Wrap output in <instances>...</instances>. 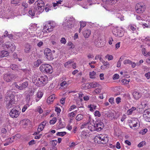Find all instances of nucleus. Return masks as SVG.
Instances as JSON below:
<instances>
[{
  "label": "nucleus",
  "mask_w": 150,
  "mask_h": 150,
  "mask_svg": "<svg viewBox=\"0 0 150 150\" xmlns=\"http://www.w3.org/2000/svg\"><path fill=\"white\" fill-rule=\"evenodd\" d=\"M9 54L8 51L5 50L0 51V57L2 58L4 57H7Z\"/></svg>",
  "instance_id": "4be33fe9"
},
{
  "label": "nucleus",
  "mask_w": 150,
  "mask_h": 150,
  "mask_svg": "<svg viewBox=\"0 0 150 150\" xmlns=\"http://www.w3.org/2000/svg\"><path fill=\"white\" fill-rule=\"evenodd\" d=\"M55 111L57 112L58 113H59L61 111V110L59 108L56 107L55 108Z\"/></svg>",
  "instance_id": "052dcab7"
},
{
  "label": "nucleus",
  "mask_w": 150,
  "mask_h": 150,
  "mask_svg": "<svg viewBox=\"0 0 150 150\" xmlns=\"http://www.w3.org/2000/svg\"><path fill=\"white\" fill-rule=\"evenodd\" d=\"M147 129L145 128L144 129H143L142 130L140 131V133L142 134H144L147 132Z\"/></svg>",
  "instance_id": "79ce46f5"
},
{
  "label": "nucleus",
  "mask_w": 150,
  "mask_h": 150,
  "mask_svg": "<svg viewBox=\"0 0 150 150\" xmlns=\"http://www.w3.org/2000/svg\"><path fill=\"white\" fill-rule=\"evenodd\" d=\"M94 91L96 93H99L101 92V89L100 88L96 89Z\"/></svg>",
  "instance_id": "69168bd1"
},
{
  "label": "nucleus",
  "mask_w": 150,
  "mask_h": 150,
  "mask_svg": "<svg viewBox=\"0 0 150 150\" xmlns=\"http://www.w3.org/2000/svg\"><path fill=\"white\" fill-rule=\"evenodd\" d=\"M114 98H111L109 99V102L112 104H113L114 103Z\"/></svg>",
  "instance_id": "680f3d73"
},
{
  "label": "nucleus",
  "mask_w": 150,
  "mask_h": 150,
  "mask_svg": "<svg viewBox=\"0 0 150 150\" xmlns=\"http://www.w3.org/2000/svg\"><path fill=\"white\" fill-rule=\"evenodd\" d=\"M16 88L21 90L25 89L28 86V83L27 81H25L21 84H20L18 85L16 82H14L12 84Z\"/></svg>",
  "instance_id": "20e7f679"
},
{
  "label": "nucleus",
  "mask_w": 150,
  "mask_h": 150,
  "mask_svg": "<svg viewBox=\"0 0 150 150\" xmlns=\"http://www.w3.org/2000/svg\"><path fill=\"white\" fill-rule=\"evenodd\" d=\"M96 73L95 72L93 71L90 72L89 74L90 77L91 78L93 79L94 78V76L96 74Z\"/></svg>",
  "instance_id": "e433bc0d"
},
{
  "label": "nucleus",
  "mask_w": 150,
  "mask_h": 150,
  "mask_svg": "<svg viewBox=\"0 0 150 150\" xmlns=\"http://www.w3.org/2000/svg\"><path fill=\"white\" fill-rule=\"evenodd\" d=\"M136 12L138 13H141L144 12L146 9L144 6L142 5L139 3L137 4L135 7Z\"/></svg>",
  "instance_id": "39448f33"
},
{
  "label": "nucleus",
  "mask_w": 150,
  "mask_h": 150,
  "mask_svg": "<svg viewBox=\"0 0 150 150\" xmlns=\"http://www.w3.org/2000/svg\"><path fill=\"white\" fill-rule=\"evenodd\" d=\"M16 78L15 75L12 73L5 74L3 76L4 80L7 82H10Z\"/></svg>",
  "instance_id": "7ed1b4c3"
},
{
  "label": "nucleus",
  "mask_w": 150,
  "mask_h": 150,
  "mask_svg": "<svg viewBox=\"0 0 150 150\" xmlns=\"http://www.w3.org/2000/svg\"><path fill=\"white\" fill-rule=\"evenodd\" d=\"M35 4H37V9L40 13H42L44 11L45 4L43 1L38 0L35 2Z\"/></svg>",
  "instance_id": "f03ea898"
},
{
  "label": "nucleus",
  "mask_w": 150,
  "mask_h": 150,
  "mask_svg": "<svg viewBox=\"0 0 150 150\" xmlns=\"http://www.w3.org/2000/svg\"><path fill=\"white\" fill-rule=\"evenodd\" d=\"M67 134V132H58L57 133L56 135L57 136H63Z\"/></svg>",
  "instance_id": "2f4dec72"
},
{
  "label": "nucleus",
  "mask_w": 150,
  "mask_h": 150,
  "mask_svg": "<svg viewBox=\"0 0 150 150\" xmlns=\"http://www.w3.org/2000/svg\"><path fill=\"white\" fill-rule=\"evenodd\" d=\"M145 76L148 79H150V72H148L145 74Z\"/></svg>",
  "instance_id": "4d7b16f0"
},
{
  "label": "nucleus",
  "mask_w": 150,
  "mask_h": 150,
  "mask_svg": "<svg viewBox=\"0 0 150 150\" xmlns=\"http://www.w3.org/2000/svg\"><path fill=\"white\" fill-rule=\"evenodd\" d=\"M55 98L54 95H52L49 96L47 99V102L48 103H51V102H52Z\"/></svg>",
  "instance_id": "a878e982"
},
{
  "label": "nucleus",
  "mask_w": 150,
  "mask_h": 150,
  "mask_svg": "<svg viewBox=\"0 0 150 150\" xmlns=\"http://www.w3.org/2000/svg\"><path fill=\"white\" fill-rule=\"evenodd\" d=\"M136 109V108L133 107L127 111V113L128 115H131L132 114L133 112Z\"/></svg>",
  "instance_id": "cd10ccee"
},
{
  "label": "nucleus",
  "mask_w": 150,
  "mask_h": 150,
  "mask_svg": "<svg viewBox=\"0 0 150 150\" xmlns=\"http://www.w3.org/2000/svg\"><path fill=\"white\" fill-rule=\"evenodd\" d=\"M91 33V31L90 30L86 29L83 32V34L85 38H88Z\"/></svg>",
  "instance_id": "412c9836"
},
{
  "label": "nucleus",
  "mask_w": 150,
  "mask_h": 150,
  "mask_svg": "<svg viewBox=\"0 0 150 150\" xmlns=\"http://www.w3.org/2000/svg\"><path fill=\"white\" fill-rule=\"evenodd\" d=\"M45 55L47 59L49 60H52L53 59V57L52 52Z\"/></svg>",
  "instance_id": "bb28decb"
},
{
  "label": "nucleus",
  "mask_w": 150,
  "mask_h": 150,
  "mask_svg": "<svg viewBox=\"0 0 150 150\" xmlns=\"http://www.w3.org/2000/svg\"><path fill=\"white\" fill-rule=\"evenodd\" d=\"M106 58H108V60H111L113 59V57L110 55L108 54L105 56Z\"/></svg>",
  "instance_id": "a19ab883"
},
{
  "label": "nucleus",
  "mask_w": 150,
  "mask_h": 150,
  "mask_svg": "<svg viewBox=\"0 0 150 150\" xmlns=\"http://www.w3.org/2000/svg\"><path fill=\"white\" fill-rule=\"evenodd\" d=\"M51 52H52L51 50L50 49L46 48L44 50V52L45 55H46Z\"/></svg>",
  "instance_id": "72a5a7b5"
},
{
  "label": "nucleus",
  "mask_w": 150,
  "mask_h": 150,
  "mask_svg": "<svg viewBox=\"0 0 150 150\" xmlns=\"http://www.w3.org/2000/svg\"><path fill=\"white\" fill-rule=\"evenodd\" d=\"M54 27L52 25L50 22L46 23L44 27V29H46L48 32H50L53 30Z\"/></svg>",
  "instance_id": "9b49d317"
},
{
  "label": "nucleus",
  "mask_w": 150,
  "mask_h": 150,
  "mask_svg": "<svg viewBox=\"0 0 150 150\" xmlns=\"http://www.w3.org/2000/svg\"><path fill=\"white\" fill-rule=\"evenodd\" d=\"M4 45L7 48L10 49L11 51H13L16 48L15 44L12 42H7L5 43Z\"/></svg>",
  "instance_id": "9d476101"
},
{
  "label": "nucleus",
  "mask_w": 150,
  "mask_h": 150,
  "mask_svg": "<svg viewBox=\"0 0 150 150\" xmlns=\"http://www.w3.org/2000/svg\"><path fill=\"white\" fill-rule=\"evenodd\" d=\"M7 142H8L10 144L11 143L13 142V140L12 139V138H9L7 139Z\"/></svg>",
  "instance_id": "0e129e2a"
},
{
  "label": "nucleus",
  "mask_w": 150,
  "mask_h": 150,
  "mask_svg": "<svg viewBox=\"0 0 150 150\" xmlns=\"http://www.w3.org/2000/svg\"><path fill=\"white\" fill-rule=\"evenodd\" d=\"M116 147L118 149H120V143L119 142H117L116 145Z\"/></svg>",
  "instance_id": "338daca9"
},
{
  "label": "nucleus",
  "mask_w": 150,
  "mask_h": 150,
  "mask_svg": "<svg viewBox=\"0 0 150 150\" xmlns=\"http://www.w3.org/2000/svg\"><path fill=\"white\" fill-rule=\"evenodd\" d=\"M133 95L134 99L136 100L138 99L141 96V94L139 92H134Z\"/></svg>",
  "instance_id": "5701e85b"
},
{
  "label": "nucleus",
  "mask_w": 150,
  "mask_h": 150,
  "mask_svg": "<svg viewBox=\"0 0 150 150\" xmlns=\"http://www.w3.org/2000/svg\"><path fill=\"white\" fill-rule=\"evenodd\" d=\"M94 115L96 116H98V117H100L101 114L100 112L98 111H96L94 112Z\"/></svg>",
  "instance_id": "a18cd8bd"
},
{
  "label": "nucleus",
  "mask_w": 150,
  "mask_h": 150,
  "mask_svg": "<svg viewBox=\"0 0 150 150\" xmlns=\"http://www.w3.org/2000/svg\"><path fill=\"white\" fill-rule=\"evenodd\" d=\"M45 9V11L46 12H48L49 10V6L48 5V4H47L46 5Z\"/></svg>",
  "instance_id": "bf43d9fd"
},
{
  "label": "nucleus",
  "mask_w": 150,
  "mask_h": 150,
  "mask_svg": "<svg viewBox=\"0 0 150 150\" xmlns=\"http://www.w3.org/2000/svg\"><path fill=\"white\" fill-rule=\"evenodd\" d=\"M40 78V80L42 81L43 86H45L47 83L48 78L47 76L46 75H44V76H41Z\"/></svg>",
  "instance_id": "a211bd4d"
},
{
  "label": "nucleus",
  "mask_w": 150,
  "mask_h": 150,
  "mask_svg": "<svg viewBox=\"0 0 150 150\" xmlns=\"http://www.w3.org/2000/svg\"><path fill=\"white\" fill-rule=\"evenodd\" d=\"M42 61L41 60L38 59L34 63V65L35 67H38L42 63Z\"/></svg>",
  "instance_id": "c85d7f7f"
},
{
  "label": "nucleus",
  "mask_w": 150,
  "mask_h": 150,
  "mask_svg": "<svg viewBox=\"0 0 150 150\" xmlns=\"http://www.w3.org/2000/svg\"><path fill=\"white\" fill-rule=\"evenodd\" d=\"M119 75L117 74H115L113 77V79L114 80L117 79L119 78Z\"/></svg>",
  "instance_id": "5fc2aeb1"
},
{
  "label": "nucleus",
  "mask_w": 150,
  "mask_h": 150,
  "mask_svg": "<svg viewBox=\"0 0 150 150\" xmlns=\"http://www.w3.org/2000/svg\"><path fill=\"white\" fill-rule=\"evenodd\" d=\"M36 10L38 11V10L37 8L36 5H35V7L34 6L33 8H30L29 11L28 13L30 15L32 16H35V11Z\"/></svg>",
  "instance_id": "dca6fc26"
},
{
  "label": "nucleus",
  "mask_w": 150,
  "mask_h": 150,
  "mask_svg": "<svg viewBox=\"0 0 150 150\" xmlns=\"http://www.w3.org/2000/svg\"><path fill=\"white\" fill-rule=\"evenodd\" d=\"M60 41L62 43L64 44H65L66 42V39L64 38H61Z\"/></svg>",
  "instance_id": "13d9d810"
},
{
  "label": "nucleus",
  "mask_w": 150,
  "mask_h": 150,
  "mask_svg": "<svg viewBox=\"0 0 150 150\" xmlns=\"http://www.w3.org/2000/svg\"><path fill=\"white\" fill-rule=\"evenodd\" d=\"M19 112L15 108H13L10 111L9 114L10 116L12 118H17L19 115Z\"/></svg>",
  "instance_id": "1a4fd4ad"
},
{
  "label": "nucleus",
  "mask_w": 150,
  "mask_h": 150,
  "mask_svg": "<svg viewBox=\"0 0 150 150\" xmlns=\"http://www.w3.org/2000/svg\"><path fill=\"white\" fill-rule=\"evenodd\" d=\"M89 83H87L86 84H83L82 85V88L85 89H88V87L89 86Z\"/></svg>",
  "instance_id": "4c0bfd02"
},
{
  "label": "nucleus",
  "mask_w": 150,
  "mask_h": 150,
  "mask_svg": "<svg viewBox=\"0 0 150 150\" xmlns=\"http://www.w3.org/2000/svg\"><path fill=\"white\" fill-rule=\"evenodd\" d=\"M57 119L55 117H53L52 120H51L50 121V123L51 124L53 125L56 122Z\"/></svg>",
  "instance_id": "c9c22d12"
},
{
  "label": "nucleus",
  "mask_w": 150,
  "mask_h": 150,
  "mask_svg": "<svg viewBox=\"0 0 150 150\" xmlns=\"http://www.w3.org/2000/svg\"><path fill=\"white\" fill-rule=\"evenodd\" d=\"M113 33L115 35H117L119 37H122L124 35L123 32L121 30H116V31H114L113 32Z\"/></svg>",
  "instance_id": "6ab92c4d"
},
{
  "label": "nucleus",
  "mask_w": 150,
  "mask_h": 150,
  "mask_svg": "<svg viewBox=\"0 0 150 150\" xmlns=\"http://www.w3.org/2000/svg\"><path fill=\"white\" fill-rule=\"evenodd\" d=\"M103 114L105 116L108 117L110 115V113L108 111H105L103 112Z\"/></svg>",
  "instance_id": "e2e57ef3"
},
{
  "label": "nucleus",
  "mask_w": 150,
  "mask_h": 150,
  "mask_svg": "<svg viewBox=\"0 0 150 150\" xmlns=\"http://www.w3.org/2000/svg\"><path fill=\"white\" fill-rule=\"evenodd\" d=\"M108 141V139L107 137L103 138V140L102 142H101V143L103 144H105L107 143Z\"/></svg>",
  "instance_id": "09e8293b"
},
{
  "label": "nucleus",
  "mask_w": 150,
  "mask_h": 150,
  "mask_svg": "<svg viewBox=\"0 0 150 150\" xmlns=\"http://www.w3.org/2000/svg\"><path fill=\"white\" fill-rule=\"evenodd\" d=\"M129 81V80L128 81L126 79H123L122 80V82L124 84H128Z\"/></svg>",
  "instance_id": "8fccbe9b"
},
{
  "label": "nucleus",
  "mask_w": 150,
  "mask_h": 150,
  "mask_svg": "<svg viewBox=\"0 0 150 150\" xmlns=\"http://www.w3.org/2000/svg\"><path fill=\"white\" fill-rule=\"evenodd\" d=\"M41 78H38V79H35L33 81V82L34 83L38 86H44L43 83L42 82V81L40 80Z\"/></svg>",
  "instance_id": "ddd939ff"
},
{
  "label": "nucleus",
  "mask_w": 150,
  "mask_h": 150,
  "mask_svg": "<svg viewBox=\"0 0 150 150\" xmlns=\"http://www.w3.org/2000/svg\"><path fill=\"white\" fill-rule=\"evenodd\" d=\"M14 96L12 94L11 92H7L6 96V101L14 102Z\"/></svg>",
  "instance_id": "6e6552de"
},
{
  "label": "nucleus",
  "mask_w": 150,
  "mask_h": 150,
  "mask_svg": "<svg viewBox=\"0 0 150 150\" xmlns=\"http://www.w3.org/2000/svg\"><path fill=\"white\" fill-rule=\"evenodd\" d=\"M31 49V45L29 43H26L24 45V52L26 53H29Z\"/></svg>",
  "instance_id": "4468645a"
},
{
  "label": "nucleus",
  "mask_w": 150,
  "mask_h": 150,
  "mask_svg": "<svg viewBox=\"0 0 150 150\" xmlns=\"http://www.w3.org/2000/svg\"><path fill=\"white\" fill-rule=\"evenodd\" d=\"M44 127L42 126V125L41 124H40L39 125L38 129V133H39L41 131H42Z\"/></svg>",
  "instance_id": "473e14b6"
},
{
  "label": "nucleus",
  "mask_w": 150,
  "mask_h": 150,
  "mask_svg": "<svg viewBox=\"0 0 150 150\" xmlns=\"http://www.w3.org/2000/svg\"><path fill=\"white\" fill-rule=\"evenodd\" d=\"M131 61L129 59H127L125 60L124 62L123 63L125 64H130L131 62Z\"/></svg>",
  "instance_id": "de8ad7c7"
},
{
  "label": "nucleus",
  "mask_w": 150,
  "mask_h": 150,
  "mask_svg": "<svg viewBox=\"0 0 150 150\" xmlns=\"http://www.w3.org/2000/svg\"><path fill=\"white\" fill-rule=\"evenodd\" d=\"M51 143L53 146H55L57 143V141L56 140H53L51 141Z\"/></svg>",
  "instance_id": "58836bf2"
},
{
  "label": "nucleus",
  "mask_w": 150,
  "mask_h": 150,
  "mask_svg": "<svg viewBox=\"0 0 150 150\" xmlns=\"http://www.w3.org/2000/svg\"><path fill=\"white\" fill-rule=\"evenodd\" d=\"M35 144V141L34 140H32L28 142V144L29 145H31Z\"/></svg>",
  "instance_id": "6e6d98bb"
},
{
  "label": "nucleus",
  "mask_w": 150,
  "mask_h": 150,
  "mask_svg": "<svg viewBox=\"0 0 150 150\" xmlns=\"http://www.w3.org/2000/svg\"><path fill=\"white\" fill-rule=\"evenodd\" d=\"M138 122L137 119H132L129 120V126L131 128L135 129H136L135 127L137 126Z\"/></svg>",
  "instance_id": "0eeeda50"
},
{
  "label": "nucleus",
  "mask_w": 150,
  "mask_h": 150,
  "mask_svg": "<svg viewBox=\"0 0 150 150\" xmlns=\"http://www.w3.org/2000/svg\"><path fill=\"white\" fill-rule=\"evenodd\" d=\"M96 123L95 125L96 131H101L104 127V125L103 122H100Z\"/></svg>",
  "instance_id": "f8f14e48"
},
{
  "label": "nucleus",
  "mask_w": 150,
  "mask_h": 150,
  "mask_svg": "<svg viewBox=\"0 0 150 150\" xmlns=\"http://www.w3.org/2000/svg\"><path fill=\"white\" fill-rule=\"evenodd\" d=\"M146 144L145 142L142 141L138 145V146L139 147H142L144 145Z\"/></svg>",
  "instance_id": "ea45409f"
},
{
  "label": "nucleus",
  "mask_w": 150,
  "mask_h": 150,
  "mask_svg": "<svg viewBox=\"0 0 150 150\" xmlns=\"http://www.w3.org/2000/svg\"><path fill=\"white\" fill-rule=\"evenodd\" d=\"M80 27L81 28H83L84 27H85L86 25V23L85 22H84L83 21L80 22Z\"/></svg>",
  "instance_id": "c03bdc74"
},
{
  "label": "nucleus",
  "mask_w": 150,
  "mask_h": 150,
  "mask_svg": "<svg viewBox=\"0 0 150 150\" xmlns=\"http://www.w3.org/2000/svg\"><path fill=\"white\" fill-rule=\"evenodd\" d=\"M89 86L88 87V89H90L91 88H94L96 87L97 86H98L99 85V84H98L95 82H93L92 83H88Z\"/></svg>",
  "instance_id": "aec40b11"
},
{
  "label": "nucleus",
  "mask_w": 150,
  "mask_h": 150,
  "mask_svg": "<svg viewBox=\"0 0 150 150\" xmlns=\"http://www.w3.org/2000/svg\"><path fill=\"white\" fill-rule=\"evenodd\" d=\"M37 97L40 98L42 96L43 94L41 92H38L37 93Z\"/></svg>",
  "instance_id": "603ef678"
},
{
  "label": "nucleus",
  "mask_w": 150,
  "mask_h": 150,
  "mask_svg": "<svg viewBox=\"0 0 150 150\" xmlns=\"http://www.w3.org/2000/svg\"><path fill=\"white\" fill-rule=\"evenodd\" d=\"M103 64V66H105L106 67L107 69V68H108L110 67V64L108 62H105V61H104L102 62Z\"/></svg>",
  "instance_id": "f704fd0d"
},
{
  "label": "nucleus",
  "mask_w": 150,
  "mask_h": 150,
  "mask_svg": "<svg viewBox=\"0 0 150 150\" xmlns=\"http://www.w3.org/2000/svg\"><path fill=\"white\" fill-rule=\"evenodd\" d=\"M18 67V66L16 64H13L11 66V68L13 70H17Z\"/></svg>",
  "instance_id": "37998d69"
},
{
  "label": "nucleus",
  "mask_w": 150,
  "mask_h": 150,
  "mask_svg": "<svg viewBox=\"0 0 150 150\" xmlns=\"http://www.w3.org/2000/svg\"><path fill=\"white\" fill-rule=\"evenodd\" d=\"M101 38L99 37L98 38L96 39L94 42L95 45L98 47H100V46L101 42L99 40H100Z\"/></svg>",
  "instance_id": "393cba45"
},
{
  "label": "nucleus",
  "mask_w": 150,
  "mask_h": 150,
  "mask_svg": "<svg viewBox=\"0 0 150 150\" xmlns=\"http://www.w3.org/2000/svg\"><path fill=\"white\" fill-rule=\"evenodd\" d=\"M8 102V103H7L6 105V108L7 109H9L12 107L13 104L14 103V102Z\"/></svg>",
  "instance_id": "7c9ffc66"
},
{
  "label": "nucleus",
  "mask_w": 150,
  "mask_h": 150,
  "mask_svg": "<svg viewBox=\"0 0 150 150\" xmlns=\"http://www.w3.org/2000/svg\"><path fill=\"white\" fill-rule=\"evenodd\" d=\"M40 69L42 72L47 73L51 74L53 71V69L52 66L47 64H43L40 67Z\"/></svg>",
  "instance_id": "f257e3e1"
},
{
  "label": "nucleus",
  "mask_w": 150,
  "mask_h": 150,
  "mask_svg": "<svg viewBox=\"0 0 150 150\" xmlns=\"http://www.w3.org/2000/svg\"><path fill=\"white\" fill-rule=\"evenodd\" d=\"M143 117L147 122H150V109L145 110L143 112Z\"/></svg>",
  "instance_id": "423d86ee"
},
{
  "label": "nucleus",
  "mask_w": 150,
  "mask_h": 150,
  "mask_svg": "<svg viewBox=\"0 0 150 150\" xmlns=\"http://www.w3.org/2000/svg\"><path fill=\"white\" fill-rule=\"evenodd\" d=\"M83 118V116L81 114L78 115L76 117V119L77 121H79Z\"/></svg>",
  "instance_id": "c756f323"
},
{
  "label": "nucleus",
  "mask_w": 150,
  "mask_h": 150,
  "mask_svg": "<svg viewBox=\"0 0 150 150\" xmlns=\"http://www.w3.org/2000/svg\"><path fill=\"white\" fill-rule=\"evenodd\" d=\"M88 128L91 131L96 130L95 124L93 125L91 124H89L88 125Z\"/></svg>",
  "instance_id": "b1692460"
},
{
  "label": "nucleus",
  "mask_w": 150,
  "mask_h": 150,
  "mask_svg": "<svg viewBox=\"0 0 150 150\" xmlns=\"http://www.w3.org/2000/svg\"><path fill=\"white\" fill-rule=\"evenodd\" d=\"M21 4L22 6L24 7L25 8H27L28 7V4L25 2H23Z\"/></svg>",
  "instance_id": "49530a36"
},
{
  "label": "nucleus",
  "mask_w": 150,
  "mask_h": 150,
  "mask_svg": "<svg viewBox=\"0 0 150 150\" xmlns=\"http://www.w3.org/2000/svg\"><path fill=\"white\" fill-rule=\"evenodd\" d=\"M73 61H69L66 62L64 64V66L66 67L69 64L73 63Z\"/></svg>",
  "instance_id": "864d4df0"
},
{
  "label": "nucleus",
  "mask_w": 150,
  "mask_h": 150,
  "mask_svg": "<svg viewBox=\"0 0 150 150\" xmlns=\"http://www.w3.org/2000/svg\"><path fill=\"white\" fill-rule=\"evenodd\" d=\"M34 91L31 90L29 93L27 94L26 97V100L27 101L29 102L32 96L33 95Z\"/></svg>",
  "instance_id": "f3484780"
},
{
  "label": "nucleus",
  "mask_w": 150,
  "mask_h": 150,
  "mask_svg": "<svg viewBox=\"0 0 150 150\" xmlns=\"http://www.w3.org/2000/svg\"><path fill=\"white\" fill-rule=\"evenodd\" d=\"M142 52L143 54L145 56V55L147 54L146 52V49L145 48H142Z\"/></svg>",
  "instance_id": "774afa93"
},
{
  "label": "nucleus",
  "mask_w": 150,
  "mask_h": 150,
  "mask_svg": "<svg viewBox=\"0 0 150 150\" xmlns=\"http://www.w3.org/2000/svg\"><path fill=\"white\" fill-rule=\"evenodd\" d=\"M102 1L106 4L111 5L116 3L118 0H102Z\"/></svg>",
  "instance_id": "2eb2a0df"
},
{
  "label": "nucleus",
  "mask_w": 150,
  "mask_h": 150,
  "mask_svg": "<svg viewBox=\"0 0 150 150\" xmlns=\"http://www.w3.org/2000/svg\"><path fill=\"white\" fill-rule=\"evenodd\" d=\"M19 2L18 0H11V3L13 4H17Z\"/></svg>",
  "instance_id": "3c124183"
}]
</instances>
